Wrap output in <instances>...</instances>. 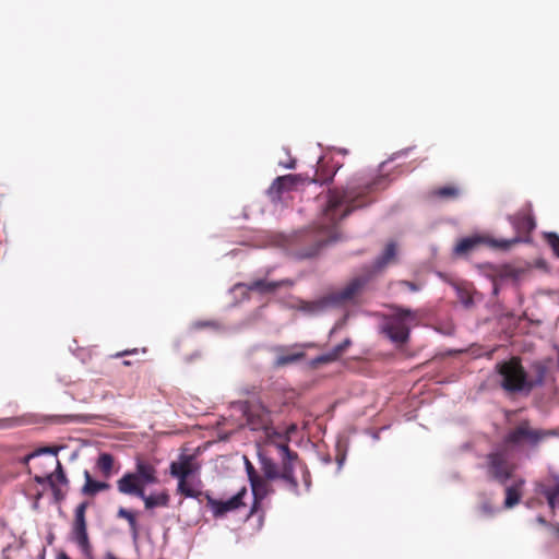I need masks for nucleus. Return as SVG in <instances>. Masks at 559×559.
<instances>
[{"label": "nucleus", "instance_id": "obj_14", "mask_svg": "<svg viewBox=\"0 0 559 559\" xmlns=\"http://www.w3.org/2000/svg\"><path fill=\"white\" fill-rule=\"evenodd\" d=\"M552 480V485L536 483L535 492L545 496L549 508L554 510L559 507V476H554Z\"/></svg>", "mask_w": 559, "mask_h": 559}, {"label": "nucleus", "instance_id": "obj_26", "mask_svg": "<svg viewBox=\"0 0 559 559\" xmlns=\"http://www.w3.org/2000/svg\"><path fill=\"white\" fill-rule=\"evenodd\" d=\"M118 516L122 518V519H126L128 521L131 531L135 535L136 532H138V523H136L135 515L131 511H129V510H127L124 508H120L118 510Z\"/></svg>", "mask_w": 559, "mask_h": 559}, {"label": "nucleus", "instance_id": "obj_35", "mask_svg": "<svg viewBox=\"0 0 559 559\" xmlns=\"http://www.w3.org/2000/svg\"><path fill=\"white\" fill-rule=\"evenodd\" d=\"M280 165L284 168H287V169H294L295 168V165H296V162L295 159H292L289 163L285 164V163H280Z\"/></svg>", "mask_w": 559, "mask_h": 559}, {"label": "nucleus", "instance_id": "obj_44", "mask_svg": "<svg viewBox=\"0 0 559 559\" xmlns=\"http://www.w3.org/2000/svg\"><path fill=\"white\" fill-rule=\"evenodd\" d=\"M526 507H527V508H532V507H533V503H532L531 501H527V502H526Z\"/></svg>", "mask_w": 559, "mask_h": 559}, {"label": "nucleus", "instance_id": "obj_6", "mask_svg": "<svg viewBox=\"0 0 559 559\" xmlns=\"http://www.w3.org/2000/svg\"><path fill=\"white\" fill-rule=\"evenodd\" d=\"M157 480L156 468L146 462L138 460L135 472L126 473L118 479L117 488L120 493L130 496L139 490H144L146 485L156 484Z\"/></svg>", "mask_w": 559, "mask_h": 559}, {"label": "nucleus", "instance_id": "obj_31", "mask_svg": "<svg viewBox=\"0 0 559 559\" xmlns=\"http://www.w3.org/2000/svg\"><path fill=\"white\" fill-rule=\"evenodd\" d=\"M546 238L555 254L559 258V236L556 233H548Z\"/></svg>", "mask_w": 559, "mask_h": 559}, {"label": "nucleus", "instance_id": "obj_13", "mask_svg": "<svg viewBox=\"0 0 559 559\" xmlns=\"http://www.w3.org/2000/svg\"><path fill=\"white\" fill-rule=\"evenodd\" d=\"M293 283L289 281V280H284V281H272V282H267L265 280H257V281H252L248 284H237L235 285V289H242V288H246L248 290H254V292H258L262 295L264 294H270V293H273L275 292L278 287L283 286V285H292Z\"/></svg>", "mask_w": 559, "mask_h": 559}, {"label": "nucleus", "instance_id": "obj_22", "mask_svg": "<svg viewBox=\"0 0 559 559\" xmlns=\"http://www.w3.org/2000/svg\"><path fill=\"white\" fill-rule=\"evenodd\" d=\"M511 223L516 230L523 233H530L535 228L534 218L527 214H519L511 217Z\"/></svg>", "mask_w": 559, "mask_h": 559}, {"label": "nucleus", "instance_id": "obj_12", "mask_svg": "<svg viewBox=\"0 0 559 559\" xmlns=\"http://www.w3.org/2000/svg\"><path fill=\"white\" fill-rule=\"evenodd\" d=\"M301 181L300 175H285L277 177L267 189V194L273 202L281 199L284 191L290 190L294 186Z\"/></svg>", "mask_w": 559, "mask_h": 559}, {"label": "nucleus", "instance_id": "obj_38", "mask_svg": "<svg viewBox=\"0 0 559 559\" xmlns=\"http://www.w3.org/2000/svg\"><path fill=\"white\" fill-rule=\"evenodd\" d=\"M37 454H35V451H33L32 453L27 454L24 459H23V462L25 464H27L32 459L36 457Z\"/></svg>", "mask_w": 559, "mask_h": 559}, {"label": "nucleus", "instance_id": "obj_5", "mask_svg": "<svg viewBox=\"0 0 559 559\" xmlns=\"http://www.w3.org/2000/svg\"><path fill=\"white\" fill-rule=\"evenodd\" d=\"M360 195L361 192L357 191V188L354 186H348L342 191H330L323 210V226H334L345 218L354 209L359 206L354 205V202Z\"/></svg>", "mask_w": 559, "mask_h": 559}, {"label": "nucleus", "instance_id": "obj_33", "mask_svg": "<svg viewBox=\"0 0 559 559\" xmlns=\"http://www.w3.org/2000/svg\"><path fill=\"white\" fill-rule=\"evenodd\" d=\"M60 449L61 448L43 447V448H39V449L35 450V454H37V456L43 455V454L57 455L58 452L60 451Z\"/></svg>", "mask_w": 559, "mask_h": 559}, {"label": "nucleus", "instance_id": "obj_19", "mask_svg": "<svg viewBox=\"0 0 559 559\" xmlns=\"http://www.w3.org/2000/svg\"><path fill=\"white\" fill-rule=\"evenodd\" d=\"M487 240L480 236L465 237L461 239L453 249L455 255H465L472 252L478 245Z\"/></svg>", "mask_w": 559, "mask_h": 559}, {"label": "nucleus", "instance_id": "obj_3", "mask_svg": "<svg viewBox=\"0 0 559 559\" xmlns=\"http://www.w3.org/2000/svg\"><path fill=\"white\" fill-rule=\"evenodd\" d=\"M417 320L418 311L396 307L392 313L381 317L379 330L392 343L403 345L408 341L411 330Z\"/></svg>", "mask_w": 559, "mask_h": 559}, {"label": "nucleus", "instance_id": "obj_18", "mask_svg": "<svg viewBox=\"0 0 559 559\" xmlns=\"http://www.w3.org/2000/svg\"><path fill=\"white\" fill-rule=\"evenodd\" d=\"M524 485L525 479L518 478L512 485L506 487V499L503 502L506 509H512L520 502Z\"/></svg>", "mask_w": 559, "mask_h": 559}, {"label": "nucleus", "instance_id": "obj_39", "mask_svg": "<svg viewBox=\"0 0 559 559\" xmlns=\"http://www.w3.org/2000/svg\"><path fill=\"white\" fill-rule=\"evenodd\" d=\"M209 324H210V322H197V323H194V326L195 328H201V326H205V325H209Z\"/></svg>", "mask_w": 559, "mask_h": 559}, {"label": "nucleus", "instance_id": "obj_23", "mask_svg": "<svg viewBox=\"0 0 559 559\" xmlns=\"http://www.w3.org/2000/svg\"><path fill=\"white\" fill-rule=\"evenodd\" d=\"M352 344L349 338L344 340L341 344L334 346L330 352L319 356L317 358L320 362H329L338 359V357L346 350Z\"/></svg>", "mask_w": 559, "mask_h": 559}, {"label": "nucleus", "instance_id": "obj_8", "mask_svg": "<svg viewBox=\"0 0 559 559\" xmlns=\"http://www.w3.org/2000/svg\"><path fill=\"white\" fill-rule=\"evenodd\" d=\"M510 447L504 443L487 455V473L490 477L506 484L512 476L514 465L510 463Z\"/></svg>", "mask_w": 559, "mask_h": 559}, {"label": "nucleus", "instance_id": "obj_40", "mask_svg": "<svg viewBox=\"0 0 559 559\" xmlns=\"http://www.w3.org/2000/svg\"><path fill=\"white\" fill-rule=\"evenodd\" d=\"M551 528H552L555 535L559 537V524L551 526Z\"/></svg>", "mask_w": 559, "mask_h": 559}, {"label": "nucleus", "instance_id": "obj_2", "mask_svg": "<svg viewBox=\"0 0 559 559\" xmlns=\"http://www.w3.org/2000/svg\"><path fill=\"white\" fill-rule=\"evenodd\" d=\"M369 275L353 278L344 288L313 301L297 300L292 308H296L307 316H318L329 307L336 306L354 299L369 282Z\"/></svg>", "mask_w": 559, "mask_h": 559}, {"label": "nucleus", "instance_id": "obj_11", "mask_svg": "<svg viewBox=\"0 0 559 559\" xmlns=\"http://www.w3.org/2000/svg\"><path fill=\"white\" fill-rule=\"evenodd\" d=\"M246 495L247 489L243 487L227 500H216L209 496L207 506L211 508L215 518H221L226 513L235 511L243 506L242 499Z\"/></svg>", "mask_w": 559, "mask_h": 559}, {"label": "nucleus", "instance_id": "obj_16", "mask_svg": "<svg viewBox=\"0 0 559 559\" xmlns=\"http://www.w3.org/2000/svg\"><path fill=\"white\" fill-rule=\"evenodd\" d=\"M132 496H135L143 500L144 506L147 510H152L157 507H167L169 502V496L167 492H152L150 495H145L144 490H139L138 492L133 493Z\"/></svg>", "mask_w": 559, "mask_h": 559}, {"label": "nucleus", "instance_id": "obj_20", "mask_svg": "<svg viewBox=\"0 0 559 559\" xmlns=\"http://www.w3.org/2000/svg\"><path fill=\"white\" fill-rule=\"evenodd\" d=\"M397 249L394 242H389L383 252L374 260L373 270L381 271L388 264L392 263L396 257Z\"/></svg>", "mask_w": 559, "mask_h": 559}, {"label": "nucleus", "instance_id": "obj_42", "mask_svg": "<svg viewBox=\"0 0 559 559\" xmlns=\"http://www.w3.org/2000/svg\"><path fill=\"white\" fill-rule=\"evenodd\" d=\"M493 294L497 295L498 294V287L495 285L493 286Z\"/></svg>", "mask_w": 559, "mask_h": 559}, {"label": "nucleus", "instance_id": "obj_32", "mask_svg": "<svg viewBox=\"0 0 559 559\" xmlns=\"http://www.w3.org/2000/svg\"><path fill=\"white\" fill-rule=\"evenodd\" d=\"M457 194L459 190L454 187H443L437 191V195L441 198L456 197Z\"/></svg>", "mask_w": 559, "mask_h": 559}, {"label": "nucleus", "instance_id": "obj_34", "mask_svg": "<svg viewBox=\"0 0 559 559\" xmlns=\"http://www.w3.org/2000/svg\"><path fill=\"white\" fill-rule=\"evenodd\" d=\"M480 512L486 515V516H491L496 513V509L492 508L489 503L487 502H484L481 506H480Z\"/></svg>", "mask_w": 559, "mask_h": 559}, {"label": "nucleus", "instance_id": "obj_1", "mask_svg": "<svg viewBox=\"0 0 559 559\" xmlns=\"http://www.w3.org/2000/svg\"><path fill=\"white\" fill-rule=\"evenodd\" d=\"M501 378L500 384L508 392L530 393L534 388L542 386L548 372L543 361H534L527 373L518 358H512L497 365Z\"/></svg>", "mask_w": 559, "mask_h": 559}, {"label": "nucleus", "instance_id": "obj_37", "mask_svg": "<svg viewBox=\"0 0 559 559\" xmlns=\"http://www.w3.org/2000/svg\"><path fill=\"white\" fill-rule=\"evenodd\" d=\"M536 522L543 526H547V527H551L552 525H550L543 516H537L536 518Z\"/></svg>", "mask_w": 559, "mask_h": 559}, {"label": "nucleus", "instance_id": "obj_43", "mask_svg": "<svg viewBox=\"0 0 559 559\" xmlns=\"http://www.w3.org/2000/svg\"><path fill=\"white\" fill-rule=\"evenodd\" d=\"M341 326V323H337L336 325H334V329L332 330V332H334L336 329H338Z\"/></svg>", "mask_w": 559, "mask_h": 559}, {"label": "nucleus", "instance_id": "obj_15", "mask_svg": "<svg viewBox=\"0 0 559 559\" xmlns=\"http://www.w3.org/2000/svg\"><path fill=\"white\" fill-rule=\"evenodd\" d=\"M194 471L193 456L191 455L182 454L178 462L170 464V474L178 479H187Z\"/></svg>", "mask_w": 559, "mask_h": 559}, {"label": "nucleus", "instance_id": "obj_10", "mask_svg": "<svg viewBox=\"0 0 559 559\" xmlns=\"http://www.w3.org/2000/svg\"><path fill=\"white\" fill-rule=\"evenodd\" d=\"M86 508L87 502H82L75 508L74 522L72 526V540L84 554H87L91 548L85 520Z\"/></svg>", "mask_w": 559, "mask_h": 559}, {"label": "nucleus", "instance_id": "obj_4", "mask_svg": "<svg viewBox=\"0 0 559 559\" xmlns=\"http://www.w3.org/2000/svg\"><path fill=\"white\" fill-rule=\"evenodd\" d=\"M278 454L282 460V469H278L277 464L270 457L259 455L261 469L265 478L270 480L283 479L288 489L298 493V481L294 475V461L297 459V453L292 452L287 444H276Z\"/></svg>", "mask_w": 559, "mask_h": 559}, {"label": "nucleus", "instance_id": "obj_17", "mask_svg": "<svg viewBox=\"0 0 559 559\" xmlns=\"http://www.w3.org/2000/svg\"><path fill=\"white\" fill-rule=\"evenodd\" d=\"M245 464L254 498H262L266 490L265 481L257 474L253 465L247 457H245Z\"/></svg>", "mask_w": 559, "mask_h": 559}, {"label": "nucleus", "instance_id": "obj_28", "mask_svg": "<svg viewBox=\"0 0 559 559\" xmlns=\"http://www.w3.org/2000/svg\"><path fill=\"white\" fill-rule=\"evenodd\" d=\"M178 491L185 495L188 498H195L198 496V492L192 489L188 483L187 479H178Z\"/></svg>", "mask_w": 559, "mask_h": 559}, {"label": "nucleus", "instance_id": "obj_9", "mask_svg": "<svg viewBox=\"0 0 559 559\" xmlns=\"http://www.w3.org/2000/svg\"><path fill=\"white\" fill-rule=\"evenodd\" d=\"M233 407L240 412L247 420L248 427L253 431H264L267 437L277 435L271 427L269 412L260 405H251L248 402H236Z\"/></svg>", "mask_w": 559, "mask_h": 559}, {"label": "nucleus", "instance_id": "obj_24", "mask_svg": "<svg viewBox=\"0 0 559 559\" xmlns=\"http://www.w3.org/2000/svg\"><path fill=\"white\" fill-rule=\"evenodd\" d=\"M114 459L109 453H102L97 460V466L105 476H109L112 469Z\"/></svg>", "mask_w": 559, "mask_h": 559}, {"label": "nucleus", "instance_id": "obj_25", "mask_svg": "<svg viewBox=\"0 0 559 559\" xmlns=\"http://www.w3.org/2000/svg\"><path fill=\"white\" fill-rule=\"evenodd\" d=\"M35 481L38 483V484H46L48 483L53 491V496L57 500H60L63 498V495L61 493V490L59 488H57L56 484H55V480H53V475H47L45 477H41V476H35Z\"/></svg>", "mask_w": 559, "mask_h": 559}, {"label": "nucleus", "instance_id": "obj_30", "mask_svg": "<svg viewBox=\"0 0 559 559\" xmlns=\"http://www.w3.org/2000/svg\"><path fill=\"white\" fill-rule=\"evenodd\" d=\"M520 238L515 237L511 240L502 239V240H488L490 246L501 249H508L512 243L519 242Z\"/></svg>", "mask_w": 559, "mask_h": 559}, {"label": "nucleus", "instance_id": "obj_29", "mask_svg": "<svg viewBox=\"0 0 559 559\" xmlns=\"http://www.w3.org/2000/svg\"><path fill=\"white\" fill-rule=\"evenodd\" d=\"M52 475H53V478L56 477V479L59 484L68 485L67 476L64 474L61 462L59 460L56 461V471H55V474H52Z\"/></svg>", "mask_w": 559, "mask_h": 559}, {"label": "nucleus", "instance_id": "obj_7", "mask_svg": "<svg viewBox=\"0 0 559 559\" xmlns=\"http://www.w3.org/2000/svg\"><path fill=\"white\" fill-rule=\"evenodd\" d=\"M547 435L548 432L546 431L532 429L527 423H522L511 430L503 441L507 447H510L512 452L522 451L525 447L536 448Z\"/></svg>", "mask_w": 559, "mask_h": 559}, {"label": "nucleus", "instance_id": "obj_27", "mask_svg": "<svg viewBox=\"0 0 559 559\" xmlns=\"http://www.w3.org/2000/svg\"><path fill=\"white\" fill-rule=\"evenodd\" d=\"M304 357L302 353H295V354H287V355H280L276 357L275 365L281 367L288 364H293Z\"/></svg>", "mask_w": 559, "mask_h": 559}, {"label": "nucleus", "instance_id": "obj_45", "mask_svg": "<svg viewBox=\"0 0 559 559\" xmlns=\"http://www.w3.org/2000/svg\"><path fill=\"white\" fill-rule=\"evenodd\" d=\"M295 428L296 427L293 425L289 430L293 431V430H295Z\"/></svg>", "mask_w": 559, "mask_h": 559}, {"label": "nucleus", "instance_id": "obj_21", "mask_svg": "<svg viewBox=\"0 0 559 559\" xmlns=\"http://www.w3.org/2000/svg\"><path fill=\"white\" fill-rule=\"evenodd\" d=\"M85 484L82 487V493L86 496H95L97 492L108 489V483L97 481L91 477L88 471L84 472Z\"/></svg>", "mask_w": 559, "mask_h": 559}, {"label": "nucleus", "instance_id": "obj_41", "mask_svg": "<svg viewBox=\"0 0 559 559\" xmlns=\"http://www.w3.org/2000/svg\"><path fill=\"white\" fill-rule=\"evenodd\" d=\"M57 559H71L67 554L61 552L58 555Z\"/></svg>", "mask_w": 559, "mask_h": 559}, {"label": "nucleus", "instance_id": "obj_36", "mask_svg": "<svg viewBox=\"0 0 559 559\" xmlns=\"http://www.w3.org/2000/svg\"><path fill=\"white\" fill-rule=\"evenodd\" d=\"M401 284L407 286L412 292H416L418 289L417 286L412 282L403 281Z\"/></svg>", "mask_w": 559, "mask_h": 559}]
</instances>
